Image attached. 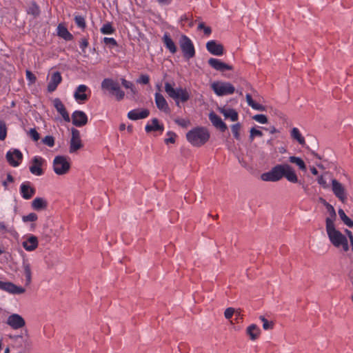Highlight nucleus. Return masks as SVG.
Listing matches in <instances>:
<instances>
[{
	"instance_id": "obj_1",
	"label": "nucleus",
	"mask_w": 353,
	"mask_h": 353,
	"mask_svg": "<svg viewBox=\"0 0 353 353\" xmlns=\"http://www.w3.org/2000/svg\"><path fill=\"white\" fill-rule=\"evenodd\" d=\"M285 177L289 182L297 183L298 177L293 168L289 164H278L270 171L263 173L261 179L266 182H276Z\"/></svg>"
},
{
	"instance_id": "obj_2",
	"label": "nucleus",
	"mask_w": 353,
	"mask_h": 353,
	"mask_svg": "<svg viewBox=\"0 0 353 353\" xmlns=\"http://www.w3.org/2000/svg\"><path fill=\"white\" fill-rule=\"evenodd\" d=\"M325 230L330 242L336 248H341L343 251L347 252L350 250L348 237L339 231L335 223L332 221H327L325 225Z\"/></svg>"
},
{
	"instance_id": "obj_3",
	"label": "nucleus",
	"mask_w": 353,
	"mask_h": 353,
	"mask_svg": "<svg viewBox=\"0 0 353 353\" xmlns=\"http://www.w3.org/2000/svg\"><path fill=\"white\" fill-rule=\"evenodd\" d=\"M210 137V132L207 128L204 127H196L186 134L188 141L194 147H201L203 145L209 140Z\"/></svg>"
},
{
	"instance_id": "obj_4",
	"label": "nucleus",
	"mask_w": 353,
	"mask_h": 353,
	"mask_svg": "<svg viewBox=\"0 0 353 353\" xmlns=\"http://www.w3.org/2000/svg\"><path fill=\"white\" fill-rule=\"evenodd\" d=\"M165 91L175 101L177 106L179 105L180 102L185 103L190 98V94L186 88L181 87L174 88L168 82L165 83Z\"/></svg>"
},
{
	"instance_id": "obj_5",
	"label": "nucleus",
	"mask_w": 353,
	"mask_h": 353,
	"mask_svg": "<svg viewBox=\"0 0 353 353\" xmlns=\"http://www.w3.org/2000/svg\"><path fill=\"white\" fill-rule=\"evenodd\" d=\"M71 163L69 157L58 155L52 162V169L57 175L62 176L68 174L70 170Z\"/></svg>"
},
{
	"instance_id": "obj_6",
	"label": "nucleus",
	"mask_w": 353,
	"mask_h": 353,
	"mask_svg": "<svg viewBox=\"0 0 353 353\" xmlns=\"http://www.w3.org/2000/svg\"><path fill=\"white\" fill-rule=\"evenodd\" d=\"M101 88L114 96L117 101L122 100L125 97V93L121 89L118 82L112 79H104L101 82Z\"/></svg>"
},
{
	"instance_id": "obj_7",
	"label": "nucleus",
	"mask_w": 353,
	"mask_h": 353,
	"mask_svg": "<svg viewBox=\"0 0 353 353\" xmlns=\"http://www.w3.org/2000/svg\"><path fill=\"white\" fill-rule=\"evenodd\" d=\"M211 88L217 96L232 94L235 91V88L232 83L224 81H214L212 83Z\"/></svg>"
},
{
	"instance_id": "obj_8",
	"label": "nucleus",
	"mask_w": 353,
	"mask_h": 353,
	"mask_svg": "<svg viewBox=\"0 0 353 353\" xmlns=\"http://www.w3.org/2000/svg\"><path fill=\"white\" fill-rule=\"evenodd\" d=\"M331 188L334 195L342 203L347 201L348 192L345 186L336 179H332Z\"/></svg>"
},
{
	"instance_id": "obj_9",
	"label": "nucleus",
	"mask_w": 353,
	"mask_h": 353,
	"mask_svg": "<svg viewBox=\"0 0 353 353\" xmlns=\"http://www.w3.org/2000/svg\"><path fill=\"white\" fill-rule=\"evenodd\" d=\"M180 48L185 59H190L194 57L195 49L192 41L186 35H181L179 39Z\"/></svg>"
},
{
	"instance_id": "obj_10",
	"label": "nucleus",
	"mask_w": 353,
	"mask_h": 353,
	"mask_svg": "<svg viewBox=\"0 0 353 353\" xmlns=\"http://www.w3.org/2000/svg\"><path fill=\"white\" fill-rule=\"evenodd\" d=\"M21 245L27 252H33L39 246V239L37 236L32 234H27L22 237Z\"/></svg>"
},
{
	"instance_id": "obj_11",
	"label": "nucleus",
	"mask_w": 353,
	"mask_h": 353,
	"mask_svg": "<svg viewBox=\"0 0 353 353\" xmlns=\"http://www.w3.org/2000/svg\"><path fill=\"white\" fill-rule=\"evenodd\" d=\"M6 157L11 166L18 167L23 160V154L19 150L12 148L7 152Z\"/></svg>"
},
{
	"instance_id": "obj_12",
	"label": "nucleus",
	"mask_w": 353,
	"mask_h": 353,
	"mask_svg": "<svg viewBox=\"0 0 353 353\" xmlns=\"http://www.w3.org/2000/svg\"><path fill=\"white\" fill-rule=\"evenodd\" d=\"M90 93V88L86 85L81 84L77 87L74 92V98L78 103H83L88 100Z\"/></svg>"
},
{
	"instance_id": "obj_13",
	"label": "nucleus",
	"mask_w": 353,
	"mask_h": 353,
	"mask_svg": "<svg viewBox=\"0 0 353 353\" xmlns=\"http://www.w3.org/2000/svg\"><path fill=\"white\" fill-rule=\"evenodd\" d=\"M72 137L70 141L69 152L70 154L76 152L83 147V143L80 137V132L75 128L71 130Z\"/></svg>"
},
{
	"instance_id": "obj_14",
	"label": "nucleus",
	"mask_w": 353,
	"mask_h": 353,
	"mask_svg": "<svg viewBox=\"0 0 353 353\" xmlns=\"http://www.w3.org/2000/svg\"><path fill=\"white\" fill-rule=\"evenodd\" d=\"M10 338L15 343L17 348H23L25 350H30L32 347V341L27 333L23 335H15Z\"/></svg>"
},
{
	"instance_id": "obj_15",
	"label": "nucleus",
	"mask_w": 353,
	"mask_h": 353,
	"mask_svg": "<svg viewBox=\"0 0 353 353\" xmlns=\"http://www.w3.org/2000/svg\"><path fill=\"white\" fill-rule=\"evenodd\" d=\"M0 290L12 294H21L26 292L23 287L18 286L12 282H4L0 281Z\"/></svg>"
},
{
	"instance_id": "obj_16",
	"label": "nucleus",
	"mask_w": 353,
	"mask_h": 353,
	"mask_svg": "<svg viewBox=\"0 0 353 353\" xmlns=\"http://www.w3.org/2000/svg\"><path fill=\"white\" fill-rule=\"evenodd\" d=\"M6 323L13 330H19L25 326L26 321L21 315L18 314H12L8 316Z\"/></svg>"
},
{
	"instance_id": "obj_17",
	"label": "nucleus",
	"mask_w": 353,
	"mask_h": 353,
	"mask_svg": "<svg viewBox=\"0 0 353 353\" xmlns=\"http://www.w3.org/2000/svg\"><path fill=\"white\" fill-rule=\"evenodd\" d=\"M19 192L23 199L28 200L34 195L36 190L30 181H24L20 185Z\"/></svg>"
},
{
	"instance_id": "obj_18",
	"label": "nucleus",
	"mask_w": 353,
	"mask_h": 353,
	"mask_svg": "<svg viewBox=\"0 0 353 353\" xmlns=\"http://www.w3.org/2000/svg\"><path fill=\"white\" fill-rule=\"evenodd\" d=\"M43 161L44 160L42 157L39 156L34 157L30 165V172L35 176H41L43 174L41 166Z\"/></svg>"
},
{
	"instance_id": "obj_19",
	"label": "nucleus",
	"mask_w": 353,
	"mask_h": 353,
	"mask_svg": "<svg viewBox=\"0 0 353 353\" xmlns=\"http://www.w3.org/2000/svg\"><path fill=\"white\" fill-rule=\"evenodd\" d=\"M72 120L74 125L82 127L88 123V117L84 112L76 110L72 114Z\"/></svg>"
},
{
	"instance_id": "obj_20",
	"label": "nucleus",
	"mask_w": 353,
	"mask_h": 353,
	"mask_svg": "<svg viewBox=\"0 0 353 353\" xmlns=\"http://www.w3.org/2000/svg\"><path fill=\"white\" fill-rule=\"evenodd\" d=\"M206 48L213 55L221 56L223 54V46L214 40L207 42Z\"/></svg>"
},
{
	"instance_id": "obj_21",
	"label": "nucleus",
	"mask_w": 353,
	"mask_h": 353,
	"mask_svg": "<svg viewBox=\"0 0 353 353\" xmlns=\"http://www.w3.org/2000/svg\"><path fill=\"white\" fill-rule=\"evenodd\" d=\"M150 112L147 109H134L128 113V117L130 120L136 121L148 117Z\"/></svg>"
},
{
	"instance_id": "obj_22",
	"label": "nucleus",
	"mask_w": 353,
	"mask_h": 353,
	"mask_svg": "<svg viewBox=\"0 0 353 353\" xmlns=\"http://www.w3.org/2000/svg\"><path fill=\"white\" fill-rule=\"evenodd\" d=\"M208 63L211 67L218 71L223 72L225 70H232V67L231 65L215 58H210L208 60Z\"/></svg>"
},
{
	"instance_id": "obj_23",
	"label": "nucleus",
	"mask_w": 353,
	"mask_h": 353,
	"mask_svg": "<svg viewBox=\"0 0 353 353\" xmlns=\"http://www.w3.org/2000/svg\"><path fill=\"white\" fill-rule=\"evenodd\" d=\"M209 119L212 124L221 132H225L227 130L226 124L222 121L221 118L214 112H210Z\"/></svg>"
},
{
	"instance_id": "obj_24",
	"label": "nucleus",
	"mask_w": 353,
	"mask_h": 353,
	"mask_svg": "<svg viewBox=\"0 0 353 353\" xmlns=\"http://www.w3.org/2000/svg\"><path fill=\"white\" fill-rule=\"evenodd\" d=\"M62 77L59 72H54L51 74L50 81L48 84V90L50 92H54L59 84L61 82Z\"/></svg>"
},
{
	"instance_id": "obj_25",
	"label": "nucleus",
	"mask_w": 353,
	"mask_h": 353,
	"mask_svg": "<svg viewBox=\"0 0 353 353\" xmlns=\"http://www.w3.org/2000/svg\"><path fill=\"white\" fill-rule=\"evenodd\" d=\"M154 100L158 109L166 113L170 112L168 104L161 94L156 92L154 95Z\"/></svg>"
},
{
	"instance_id": "obj_26",
	"label": "nucleus",
	"mask_w": 353,
	"mask_h": 353,
	"mask_svg": "<svg viewBox=\"0 0 353 353\" xmlns=\"http://www.w3.org/2000/svg\"><path fill=\"white\" fill-rule=\"evenodd\" d=\"M53 104L57 112L61 115L64 121L70 122V118L68 113L63 103L59 99H55L53 101Z\"/></svg>"
},
{
	"instance_id": "obj_27",
	"label": "nucleus",
	"mask_w": 353,
	"mask_h": 353,
	"mask_svg": "<svg viewBox=\"0 0 353 353\" xmlns=\"http://www.w3.org/2000/svg\"><path fill=\"white\" fill-rule=\"evenodd\" d=\"M164 130V127L163 124L159 123V121L157 119L154 118L148 122L145 127V130L147 132H150L152 131H160L162 132Z\"/></svg>"
},
{
	"instance_id": "obj_28",
	"label": "nucleus",
	"mask_w": 353,
	"mask_h": 353,
	"mask_svg": "<svg viewBox=\"0 0 353 353\" xmlns=\"http://www.w3.org/2000/svg\"><path fill=\"white\" fill-rule=\"evenodd\" d=\"M162 40L165 48L169 50V52L172 54H175L177 51V48L175 43L173 41L172 38L170 37L168 32H165Z\"/></svg>"
},
{
	"instance_id": "obj_29",
	"label": "nucleus",
	"mask_w": 353,
	"mask_h": 353,
	"mask_svg": "<svg viewBox=\"0 0 353 353\" xmlns=\"http://www.w3.org/2000/svg\"><path fill=\"white\" fill-rule=\"evenodd\" d=\"M22 270L26 276V285H29L32 282V268L30 263L26 259L22 261Z\"/></svg>"
},
{
	"instance_id": "obj_30",
	"label": "nucleus",
	"mask_w": 353,
	"mask_h": 353,
	"mask_svg": "<svg viewBox=\"0 0 353 353\" xmlns=\"http://www.w3.org/2000/svg\"><path fill=\"white\" fill-rule=\"evenodd\" d=\"M219 110L225 119H229L231 121H236L239 119L238 112L232 108H221Z\"/></svg>"
},
{
	"instance_id": "obj_31",
	"label": "nucleus",
	"mask_w": 353,
	"mask_h": 353,
	"mask_svg": "<svg viewBox=\"0 0 353 353\" xmlns=\"http://www.w3.org/2000/svg\"><path fill=\"white\" fill-rule=\"evenodd\" d=\"M31 206L32 209L37 211L45 210L48 206L47 201L41 197H36L32 201Z\"/></svg>"
},
{
	"instance_id": "obj_32",
	"label": "nucleus",
	"mask_w": 353,
	"mask_h": 353,
	"mask_svg": "<svg viewBox=\"0 0 353 353\" xmlns=\"http://www.w3.org/2000/svg\"><path fill=\"white\" fill-rule=\"evenodd\" d=\"M260 328L255 324L249 325L246 329V334L252 341L256 340L260 335Z\"/></svg>"
},
{
	"instance_id": "obj_33",
	"label": "nucleus",
	"mask_w": 353,
	"mask_h": 353,
	"mask_svg": "<svg viewBox=\"0 0 353 353\" xmlns=\"http://www.w3.org/2000/svg\"><path fill=\"white\" fill-rule=\"evenodd\" d=\"M291 137L296 140L300 145H304L305 141L301 132L297 128H293L290 132Z\"/></svg>"
},
{
	"instance_id": "obj_34",
	"label": "nucleus",
	"mask_w": 353,
	"mask_h": 353,
	"mask_svg": "<svg viewBox=\"0 0 353 353\" xmlns=\"http://www.w3.org/2000/svg\"><path fill=\"white\" fill-rule=\"evenodd\" d=\"M325 207L326 208L327 212L330 214V216L327 217L325 219V225H327V221L329 220L332 221V223H335V219L336 216V211L334 208V207L327 203V201H325Z\"/></svg>"
},
{
	"instance_id": "obj_35",
	"label": "nucleus",
	"mask_w": 353,
	"mask_h": 353,
	"mask_svg": "<svg viewBox=\"0 0 353 353\" xmlns=\"http://www.w3.org/2000/svg\"><path fill=\"white\" fill-rule=\"evenodd\" d=\"M57 34L59 37H62L66 41H70L72 39V35L64 26L59 25L57 28Z\"/></svg>"
},
{
	"instance_id": "obj_36",
	"label": "nucleus",
	"mask_w": 353,
	"mask_h": 353,
	"mask_svg": "<svg viewBox=\"0 0 353 353\" xmlns=\"http://www.w3.org/2000/svg\"><path fill=\"white\" fill-rule=\"evenodd\" d=\"M245 98L248 105L250 106L252 109L259 111L265 110V107L258 103L254 102L250 94H247L245 95Z\"/></svg>"
},
{
	"instance_id": "obj_37",
	"label": "nucleus",
	"mask_w": 353,
	"mask_h": 353,
	"mask_svg": "<svg viewBox=\"0 0 353 353\" xmlns=\"http://www.w3.org/2000/svg\"><path fill=\"white\" fill-rule=\"evenodd\" d=\"M289 161L290 163L296 164L301 170L303 172L307 170L305 162L300 157L291 156L289 157Z\"/></svg>"
},
{
	"instance_id": "obj_38",
	"label": "nucleus",
	"mask_w": 353,
	"mask_h": 353,
	"mask_svg": "<svg viewBox=\"0 0 353 353\" xmlns=\"http://www.w3.org/2000/svg\"><path fill=\"white\" fill-rule=\"evenodd\" d=\"M338 214L343 223L349 228L353 227V221L350 219L345 213L343 210L339 209Z\"/></svg>"
},
{
	"instance_id": "obj_39",
	"label": "nucleus",
	"mask_w": 353,
	"mask_h": 353,
	"mask_svg": "<svg viewBox=\"0 0 353 353\" xmlns=\"http://www.w3.org/2000/svg\"><path fill=\"white\" fill-rule=\"evenodd\" d=\"M114 29L110 23H106L101 28V32L103 34H111L114 33Z\"/></svg>"
},
{
	"instance_id": "obj_40",
	"label": "nucleus",
	"mask_w": 353,
	"mask_h": 353,
	"mask_svg": "<svg viewBox=\"0 0 353 353\" xmlns=\"http://www.w3.org/2000/svg\"><path fill=\"white\" fill-rule=\"evenodd\" d=\"M240 129H241V124L239 123L234 124L231 126V130H232L233 136L236 140L240 139Z\"/></svg>"
},
{
	"instance_id": "obj_41",
	"label": "nucleus",
	"mask_w": 353,
	"mask_h": 353,
	"mask_svg": "<svg viewBox=\"0 0 353 353\" xmlns=\"http://www.w3.org/2000/svg\"><path fill=\"white\" fill-rule=\"evenodd\" d=\"M7 136V126L3 121H0V140L3 141Z\"/></svg>"
},
{
	"instance_id": "obj_42",
	"label": "nucleus",
	"mask_w": 353,
	"mask_h": 353,
	"mask_svg": "<svg viewBox=\"0 0 353 353\" xmlns=\"http://www.w3.org/2000/svg\"><path fill=\"white\" fill-rule=\"evenodd\" d=\"M74 21L78 27L84 29L85 28L86 23L85 21V18L81 15H76L74 17Z\"/></svg>"
},
{
	"instance_id": "obj_43",
	"label": "nucleus",
	"mask_w": 353,
	"mask_h": 353,
	"mask_svg": "<svg viewBox=\"0 0 353 353\" xmlns=\"http://www.w3.org/2000/svg\"><path fill=\"white\" fill-rule=\"evenodd\" d=\"M38 219V216L37 215L34 213V212H32V213H30L26 216H23L22 217V221L24 222V223H27V222H33V221H37Z\"/></svg>"
},
{
	"instance_id": "obj_44",
	"label": "nucleus",
	"mask_w": 353,
	"mask_h": 353,
	"mask_svg": "<svg viewBox=\"0 0 353 353\" xmlns=\"http://www.w3.org/2000/svg\"><path fill=\"white\" fill-rule=\"evenodd\" d=\"M260 320L263 322V328L265 330H271L273 328V323L271 321H268L264 316H261Z\"/></svg>"
},
{
	"instance_id": "obj_45",
	"label": "nucleus",
	"mask_w": 353,
	"mask_h": 353,
	"mask_svg": "<svg viewBox=\"0 0 353 353\" xmlns=\"http://www.w3.org/2000/svg\"><path fill=\"white\" fill-rule=\"evenodd\" d=\"M250 132V141H252L255 137H261L263 136V132L261 130H257L254 128H251Z\"/></svg>"
},
{
	"instance_id": "obj_46",
	"label": "nucleus",
	"mask_w": 353,
	"mask_h": 353,
	"mask_svg": "<svg viewBox=\"0 0 353 353\" xmlns=\"http://www.w3.org/2000/svg\"><path fill=\"white\" fill-rule=\"evenodd\" d=\"M253 119L261 124H265L268 123V119L264 114H256L253 117Z\"/></svg>"
},
{
	"instance_id": "obj_47",
	"label": "nucleus",
	"mask_w": 353,
	"mask_h": 353,
	"mask_svg": "<svg viewBox=\"0 0 353 353\" xmlns=\"http://www.w3.org/2000/svg\"><path fill=\"white\" fill-rule=\"evenodd\" d=\"M26 79L28 81V84L31 85L35 83L37 78L35 75L30 70L26 71Z\"/></svg>"
},
{
	"instance_id": "obj_48",
	"label": "nucleus",
	"mask_w": 353,
	"mask_h": 353,
	"mask_svg": "<svg viewBox=\"0 0 353 353\" xmlns=\"http://www.w3.org/2000/svg\"><path fill=\"white\" fill-rule=\"evenodd\" d=\"M28 134L34 141H37L40 139V135L35 128H31Z\"/></svg>"
},
{
	"instance_id": "obj_49",
	"label": "nucleus",
	"mask_w": 353,
	"mask_h": 353,
	"mask_svg": "<svg viewBox=\"0 0 353 353\" xmlns=\"http://www.w3.org/2000/svg\"><path fill=\"white\" fill-rule=\"evenodd\" d=\"M167 135L168 137L165 139V143L167 144L169 143H174L176 136V134L173 132L169 131L167 132Z\"/></svg>"
},
{
	"instance_id": "obj_50",
	"label": "nucleus",
	"mask_w": 353,
	"mask_h": 353,
	"mask_svg": "<svg viewBox=\"0 0 353 353\" xmlns=\"http://www.w3.org/2000/svg\"><path fill=\"white\" fill-rule=\"evenodd\" d=\"M43 142L49 147H53L54 145V139L52 136H46L43 139Z\"/></svg>"
},
{
	"instance_id": "obj_51",
	"label": "nucleus",
	"mask_w": 353,
	"mask_h": 353,
	"mask_svg": "<svg viewBox=\"0 0 353 353\" xmlns=\"http://www.w3.org/2000/svg\"><path fill=\"white\" fill-rule=\"evenodd\" d=\"M28 14H31L34 16H37L39 14V7L33 3L28 10Z\"/></svg>"
},
{
	"instance_id": "obj_52",
	"label": "nucleus",
	"mask_w": 353,
	"mask_h": 353,
	"mask_svg": "<svg viewBox=\"0 0 353 353\" xmlns=\"http://www.w3.org/2000/svg\"><path fill=\"white\" fill-rule=\"evenodd\" d=\"M150 81V77L148 74H141L140 77L137 80L138 83L148 84Z\"/></svg>"
},
{
	"instance_id": "obj_53",
	"label": "nucleus",
	"mask_w": 353,
	"mask_h": 353,
	"mask_svg": "<svg viewBox=\"0 0 353 353\" xmlns=\"http://www.w3.org/2000/svg\"><path fill=\"white\" fill-rule=\"evenodd\" d=\"M317 181H318V183L325 189H326L329 187V185L327 183L326 179L324 178V176L323 175L318 177Z\"/></svg>"
},
{
	"instance_id": "obj_54",
	"label": "nucleus",
	"mask_w": 353,
	"mask_h": 353,
	"mask_svg": "<svg viewBox=\"0 0 353 353\" xmlns=\"http://www.w3.org/2000/svg\"><path fill=\"white\" fill-rule=\"evenodd\" d=\"M103 42L106 45H110L112 46H116L117 45V41L112 37H104Z\"/></svg>"
},
{
	"instance_id": "obj_55",
	"label": "nucleus",
	"mask_w": 353,
	"mask_h": 353,
	"mask_svg": "<svg viewBox=\"0 0 353 353\" xmlns=\"http://www.w3.org/2000/svg\"><path fill=\"white\" fill-rule=\"evenodd\" d=\"M198 29L203 30L204 33L207 35L210 34L212 32L211 28L210 27L205 26L204 23H200L198 25Z\"/></svg>"
},
{
	"instance_id": "obj_56",
	"label": "nucleus",
	"mask_w": 353,
	"mask_h": 353,
	"mask_svg": "<svg viewBox=\"0 0 353 353\" xmlns=\"http://www.w3.org/2000/svg\"><path fill=\"white\" fill-rule=\"evenodd\" d=\"M234 309L232 307H228L225 310L224 316L225 319H230L234 314Z\"/></svg>"
},
{
	"instance_id": "obj_57",
	"label": "nucleus",
	"mask_w": 353,
	"mask_h": 353,
	"mask_svg": "<svg viewBox=\"0 0 353 353\" xmlns=\"http://www.w3.org/2000/svg\"><path fill=\"white\" fill-rule=\"evenodd\" d=\"M345 234L347 236L348 239H350V245L352 247V250L353 251V234L352 232L350 230L345 229L344 230Z\"/></svg>"
},
{
	"instance_id": "obj_58",
	"label": "nucleus",
	"mask_w": 353,
	"mask_h": 353,
	"mask_svg": "<svg viewBox=\"0 0 353 353\" xmlns=\"http://www.w3.org/2000/svg\"><path fill=\"white\" fill-rule=\"evenodd\" d=\"M121 83L123 86L127 89L132 88V85H134L132 82L125 80V79H121Z\"/></svg>"
},
{
	"instance_id": "obj_59",
	"label": "nucleus",
	"mask_w": 353,
	"mask_h": 353,
	"mask_svg": "<svg viewBox=\"0 0 353 353\" xmlns=\"http://www.w3.org/2000/svg\"><path fill=\"white\" fill-rule=\"evenodd\" d=\"M88 46V41L86 39H83L81 40L79 43V47L82 50V51L85 52V48Z\"/></svg>"
},
{
	"instance_id": "obj_60",
	"label": "nucleus",
	"mask_w": 353,
	"mask_h": 353,
	"mask_svg": "<svg viewBox=\"0 0 353 353\" xmlns=\"http://www.w3.org/2000/svg\"><path fill=\"white\" fill-rule=\"evenodd\" d=\"M175 123H177L178 125L182 126V127H186L189 123V121L186 119H176L175 120Z\"/></svg>"
},
{
	"instance_id": "obj_61",
	"label": "nucleus",
	"mask_w": 353,
	"mask_h": 353,
	"mask_svg": "<svg viewBox=\"0 0 353 353\" xmlns=\"http://www.w3.org/2000/svg\"><path fill=\"white\" fill-rule=\"evenodd\" d=\"M0 231L3 232V233H6L10 232V230H8V228L3 222L0 221Z\"/></svg>"
},
{
	"instance_id": "obj_62",
	"label": "nucleus",
	"mask_w": 353,
	"mask_h": 353,
	"mask_svg": "<svg viewBox=\"0 0 353 353\" xmlns=\"http://www.w3.org/2000/svg\"><path fill=\"white\" fill-rule=\"evenodd\" d=\"M13 181V177L10 174H8L7 181L3 182V185L6 188L8 183H12Z\"/></svg>"
},
{
	"instance_id": "obj_63",
	"label": "nucleus",
	"mask_w": 353,
	"mask_h": 353,
	"mask_svg": "<svg viewBox=\"0 0 353 353\" xmlns=\"http://www.w3.org/2000/svg\"><path fill=\"white\" fill-rule=\"evenodd\" d=\"M130 90L131 93L133 95H135L137 94V90L134 85H132V88H130Z\"/></svg>"
},
{
	"instance_id": "obj_64",
	"label": "nucleus",
	"mask_w": 353,
	"mask_h": 353,
	"mask_svg": "<svg viewBox=\"0 0 353 353\" xmlns=\"http://www.w3.org/2000/svg\"><path fill=\"white\" fill-rule=\"evenodd\" d=\"M310 170H311V172L314 174V175H317L318 174V171L317 170L314 168V167H312L310 168Z\"/></svg>"
}]
</instances>
